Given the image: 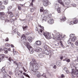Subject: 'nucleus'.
<instances>
[{"instance_id": "1", "label": "nucleus", "mask_w": 78, "mask_h": 78, "mask_svg": "<svg viewBox=\"0 0 78 78\" xmlns=\"http://www.w3.org/2000/svg\"><path fill=\"white\" fill-rule=\"evenodd\" d=\"M30 66H32V68L34 70H36L38 69V64L36 62V61L34 58H33L32 61L30 63Z\"/></svg>"}, {"instance_id": "2", "label": "nucleus", "mask_w": 78, "mask_h": 78, "mask_svg": "<svg viewBox=\"0 0 78 78\" xmlns=\"http://www.w3.org/2000/svg\"><path fill=\"white\" fill-rule=\"evenodd\" d=\"M2 73L1 74L3 78H6L8 77V75L6 74V72L5 71V68L3 67L2 68Z\"/></svg>"}, {"instance_id": "3", "label": "nucleus", "mask_w": 78, "mask_h": 78, "mask_svg": "<svg viewBox=\"0 0 78 78\" xmlns=\"http://www.w3.org/2000/svg\"><path fill=\"white\" fill-rule=\"evenodd\" d=\"M51 16V14H49L46 16H45V15L44 14H42L41 15L42 17L43 20L44 21H46L47 20V18H50V16Z\"/></svg>"}, {"instance_id": "4", "label": "nucleus", "mask_w": 78, "mask_h": 78, "mask_svg": "<svg viewBox=\"0 0 78 78\" xmlns=\"http://www.w3.org/2000/svg\"><path fill=\"white\" fill-rule=\"evenodd\" d=\"M43 53L45 54V55H49V53H50V56H51L53 54V52L51 50H49V51L47 50H45L43 51Z\"/></svg>"}, {"instance_id": "5", "label": "nucleus", "mask_w": 78, "mask_h": 78, "mask_svg": "<svg viewBox=\"0 0 78 78\" xmlns=\"http://www.w3.org/2000/svg\"><path fill=\"white\" fill-rule=\"evenodd\" d=\"M75 35L74 34H71L70 35V37L71 38V41L73 42H75L76 40V37L74 36Z\"/></svg>"}, {"instance_id": "6", "label": "nucleus", "mask_w": 78, "mask_h": 78, "mask_svg": "<svg viewBox=\"0 0 78 78\" xmlns=\"http://www.w3.org/2000/svg\"><path fill=\"white\" fill-rule=\"evenodd\" d=\"M35 75H36L37 78H39L40 77H42V75L41 73L37 71H36L35 72Z\"/></svg>"}, {"instance_id": "7", "label": "nucleus", "mask_w": 78, "mask_h": 78, "mask_svg": "<svg viewBox=\"0 0 78 78\" xmlns=\"http://www.w3.org/2000/svg\"><path fill=\"white\" fill-rule=\"evenodd\" d=\"M44 36L47 39H51V35L49 33H47L46 34L44 33Z\"/></svg>"}, {"instance_id": "8", "label": "nucleus", "mask_w": 78, "mask_h": 78, "mask_svg": "<svg viewBox=\"0 0 78 78\" xmlns=\"http://www.w3.org/2000/svg\"><path fill=\"white\" fill-rule=\"evenodd\" d=\"M27 48L30 51V53L32 54L33 53V52H34V50L32 48V47L30 46H27Z\"/></svg>"}, {"instance_id": "9", "label": "nucleus", "mask_w": 78, "mask_h": 78, "mask_svg": "<svg viewBox=\"0 0 78 78\" xmlns=\"http://www.w3.org/2000/svg\"><path fill=\"white\" fill-rule=\"evenodd\" d=\"M43 5L44 6H47L48 4V0H42Z\"/></svg>"}, {"instance_id": "10", "label": "nucleus", "mask_w": 78, "mask_h": 78, "mask_svg": "<svg viewBox=\"0 0 78 78\" xmlns=\"http://www.w3.org/2000/svg\"><path fill=\"white\" fill-rule=\"evenodd\" d=\"M70 1L69 0H64L63 1V4L66 5H69L70 4Z\"/></svg>"}, {"instance_id": "11", "label": "nucleus", "mask_w": 78, "mask_h": 78, "mask_svg": "<svg viewBox=\"0 0 78 78\" xmlns=\"http://www.w3.org/2000/svg\"><path fill=\"white\" fill-rule=\"evenodd\" d=\"M21 38L22 39V41L24 43L26 42L27 40L26 39V37H25V35H23L22 36Z\"/></svg>"}, {"instance_id": "12", "label": "nucleus", "mask_w": 78, "mask_h": 78, "mask_svg": "<svg viewBox=\"0 0 78 78\" xmlns=\"http://www.w3.org/2000/svg\"><path fill=\"white\" fill-rule=\"evenodd\" d=\"M48 23H49L51 25L54 23V21L53 19H50L48 21Z\"/></svg>"}, {"instance_id": "13", "label": "nucleus", "mask_w": 78, "mask_h": 78, "mask_svg": "<svg viewBox=\"0 0 78 78\" xmlns=\"http://www.w3.org/2000/svg\"><path fill=\"white\" fill-rule=\"evenodd\" d=\"M76 71L73 70L72 71V74H74V75H78V69H76Z\"/></svg>"}, {"instance_id": "14", "label": "nucleus", "mask_w": 78, "mask_h": 78, "mask_svg": "<svg viewBox=\"0 0 78 78\" xmlns=\"http://www.w3.org/2000/svg\"><path fill=\"white\" fill-rule=\"evenodd\" d=\"M27 39L30 42H32L33 41V37L29 36L27 37Z\"/></svg>"}, {"instance_id": "15", "label": "nucleus", "mask_w": 78, "mask_h": 78, "mask_svg": "<svg viewBox=\"0 0 78 78\" xmlns=\"http://www.w3.org/2000/svg\"><path fill=\"white\" fill-rule=\"evenodd\" d=\"M42 51V49L39 47H37L35 49V51L36 52H39V51Z\"/></svg>"}, {"instance_id": "16", "label": "nucleus", "mask_w": 78, "mask_h": 78, "mask_svg": "<svg viewBox=\"0 0 78 78\" xmlns=\"http://www.w3.org/2000/svg\"><path fill=\"white\" fill-rule=\"evenodd\" d=\"M61 37V35H60V34L59 33H57L55 34V38L56 39H59Z\"/></svg>"}, {"instance_id": "17", "label": "nucleus", "mask_w": 78, "mask_h": 78, "mask_svg": "<svg viewBox=\"0 0 78 78\" xmlns=\"http://www.w3.org/2000/svg\"><path fill=\"white\" fill-rule=\"evenodd\" d=\"M35 43L36 45H41L42 44L41 41H37L35 42Z\"/></svg>"}, {"instance_id": "18", "label": "nucleus", "mask_w": 78, "mask_h": 78, "mask_svg": "<svg viewBox=\"0 0 78 78\" xmlns=\"http://www.w3.org/2000/svg\"><path fill=\"white\" fill-rule=\"evenodd\" d=\"M39 27L40 28H41V29H40V31L42 33V31H44V27L41 26V25H39Z\"/></svg>"}, {"instance_id": "19", "label": "nucleus", "mask_w": 78, "mask_h": 78, "mask_svg": "<svg viewBox=\"0 0 78 78\" xmlns=\"http://www.w3.org/2000/svg\"><path fill=\"white\" fill-rule=\"evenodd\" d=\"M5 57V55L3 54H1V58H0V62H1V60H3V58Z\"/></svg>"}, {"instance_id": "20", "label": "nucleus", "mask_w": 78, "mask_h": 78, "mask_svg": "<svg viewBox=\"0 0 78 78\" xmlns=\"http://www.w3.org/2000/svg\"><path fill=\"white\" fill-rule=\"evenodd\" d=\"M48 13H49V12L47 10H45L43 12V13L44 14H48Z\"/></svg>"}, {"instance_id": "21", "label": "nucleus", "mask_w": 78, "mask_h": 78, "mask_svg": "<svg viewBox=\"0 0 78 78\" xmlns=\"http://www.w3.org/2000/svg\"><path fill=\"white\" fill-rule=\"evenodd\" d=\"M58 3H60V4H61V5H62L63 6H64V4L62 2V0H58Z\"/></svg>"}, {"instance_id": "22", "label": "nucleus", "mask_w": 78, "mask_h": 78, "mask_svg": "<svg viewBox=\"0 0 78 78\" xmlns=\"http://www.w3.org/2000/svg\"><path fill=\"white\" fill-rule=\"evenodd\" d=\"M58 12V13H61V8H58L57 9Z\"/></svg>"}, {"instance_id": "23", "label": "nucleus", "mask_w": 78, "mask_h": 78, "mask_svg": "<svg viewBox=\"0 0 78 78\" xmlns=\"http://www.w3.org/2000/svg\"><path fill=\"white\" fill-rule=\"evenodd\" d=\"M66 20V18L65 16H63L62 19H61V20L63 22H64L65 20Z\"/></svg>"}, {"instance_id": "24", "label": "nucleus", "mask_w": 78, "mask_h": 78, "mask_svg": "<svg viewBox=\"0 0 78 78\" xmlns=\"http://www.w3.org/2000/svg\"><path fill=\"white\" fill-rule=\"evenodd\" d=\"M4 5H7L8 3V0H5L3 2Z\"/></svg>"}, {"instance_id": "25", "label": "nucleus", "mask_w": 78, "mask_h": 78, "mask_svg": "<svg viewBox=\"0 0 78 78\" xmlns=\"http://www.w3.org/2000/svg\"><path fill=\"white\" fill-rule=\"evenodd\" d=\"M23 74L24 75V76H27V77H28V78H30V76H29L28 75L26 74L25 73H23Z\"/></svg>"}, {"instance_id": "26", "label": "nucleus", "mask_w": 78, "mask_h": 78, "mask_svg": "<svg viewBox=\"0 0 78 78\" xmlns=\"http://www.w3.org/2000/svg\"><path fill=\"white\" fill-rule=\"evenodd\" d=\"M0 8L1 9H4L5 8V7L3 5H1L0 6Z\"/></svg>"}, {"instance_id": "27", "label": "nucleus", "mask_w": 78, "mask_h": 78, "mask_svg": "<svg viewBox=\"0 0 78 78\" xmlns=\"http://www.w3.org/2000/svg\"><path fill=\"white\" fill-rule=\"evenodd\" d=\"M13 53L14 54V55H16V54H17V52H16V51H15V49H13Z\"/></svg>"}, {"instance_id": "28", "label": "nucleus", "mask_w": 78, "mask_h": 78, "mask_svg": "<svg viewBox=\"0 0 78 78\" xmlns=\"http://www.w3.org/2000/svg\"><path fill=\"white\" fill-rule=\"evenodd\" d=\"M44 49H45V50H46V49H47V48H48V46L45 44L44 46Z\"/></svg>"}, {"instance_id": "29", "label": "nucleus", "mask_w": 78, "mask_h": 78, "mask_svg": "<svg viewBox=\"0 0 78 78\" xmlns=\"http://www.w3.org/2000/svg\"><path fill=\"white\" fill-rule=\"evenodd\" d=\"M40 12H43L44 11V8L43 7H41V9H40Z\"/></svg>"}, {"instance_id": "30", "label": "nucleus", "mask_w": 78, "mask_h": 78, "mask_svg": "<svg viewBox=\"0 0 78 78\" xmlns=\"http://www.w3.org/2000/svg\"><path fill=\"white\" fill-rule=\"evenodd\" d=\"M42 76H43V77H44V78H47L45 73H43V74L41 75V77Z\"/></svg>"}, {"instance_id": "31", "label": "nucleus", "mask_w": 78, "mask_h": 78, "mask_svg": "<svg viewBox=\"0 0 78 78\" xmlns=\"http://www.w3.org/2000/svg\"><path fill=\"white\" fill-rule=\"evenodd\" d=\"M14 16V15L13 14L11 13L9 17H10V18H12V17H13Z\"/></svg>"}, {"instance_id": "32", "label": "nucleus", "mask_w": 78, "mask_h": 78, "mask_svg": "<svg viewBox=\"0 0 78 78\" xmlns=\"http://www.w3.org/2000/svg\"><path fill=\"white\" fill-rule=\"evenodd\" d=\"M27 27H28L27 26H23V30H25V29H26L27 28Z\"/></svg>"}, {"instance_id": "33", "label": "nucleus", "mask_w": 78, "mask_h": 78, "mask_svg": "<svg viewBox=\"0 0 78 78\" xmlns=\"http://www.w3.org/2000/svg\"><path fill=\"white\" fill-rule=\"evenodd\" d=\"M74 24H76V23H78V21L76 20H75L74 21Z\"/></svg>"}, {"instance_id": "34", "label": "nucleus", "mask_w": 78, "mask_h": 78, "mask_svg": "<svg viewBox=\"0 0 78 78\" xmlns=\"http://www.w3.org/2000/svg\"><path fill=\"white\" fill-rule=\"evenodd\" d=\"M69 25H73L74 24V21H71L69 23Z\"/></svg>"}, {"instance_id": "35", "label": "nucleus", "mask_w": 78, "mask_h": 78, "mask_svg": "<svg viewBox=\"0 0 78 78\" xmlns=\"http://www.w3.org/2000/svg\"><path fill=\"white\" fill-rule=\"evenodd\" d=\"M34 0H32V2L30 4V5H31V6H33V2H34Z\"/></svg>"}, {"instance_id": "36", "label": "nucleus", "mask_w": 78, "mask_h": 78, "mask_svg": "<svg viewBox=\"0 0 78 78\" xmlns=\"http://www.w3.org/2000/svg\"><path fill=\"white\" fill-rule=\"evenodd\" d=\"M71 46L72 47V48H75V46L74 45V44H73L71 43Z\"/></svg>"}, {"instance_id": "37", "label": "nucleus", "mask_w": 78, "mask_h": 78, "mask_svg": "<svg viewBox=\"0 0 78 78\" xmlns=\"http://www.w3.org/2000/svg\"><path fill=\"white\" fill-rule=\"evenodd\" d=\"M9 75H12V72L11 71H9Z\"/></svg>"}, {"instance_id": "38", "label": "nucleus", "mask_w": 78, "mask_h": 78, "mask_svg": "<svg viewBox=\"0 0 78 78\" xmlns=\"http://www.w3.org/2000/svg\"><path fill=\"white\" fill-rule=\"evenodd\" d=\"M1 19L2 20H5V17L3 16H1Z\"/></svg>"}, {"instance_id": "39", "label": "nucleus", "mask_w": 78, "mask_h": 78, "mask_svg": "<svg viewBox=\"0 0 78 78\" xmlns=\"http://www.w3.org/2000/svg\"><path fill=\"white\" fill-rule=\"evenodd\" d=\"M10 22H11V23H12V22L14 23V20L13 19H11L10 20Z\"/></svg>"}, {"instance_id": "40", "label": "nucleus", "mask_w": 78, "mask_h": 78, "mask_svg": "<svg viewBox=\"0 0 78 78\" xmlns=\"http://www.w3.org/2000/svg\"><path fill=\"white\" fill-rule=\"evenodd\" d=\"M60 43H61V46H62V47H63V48H65V46H64L63 45V44H62V43H61V42H60Z\"/></svg>"}, {"instance_id": "41", "label": "nucleus", "mask_w": 78, "mask_h": 78, "mask_svg": "<svg viewBox=\"0 0 78 78\" xmlns=\"http://www.w3.org/2000/svg\"><path fill=\"white\" fill-rule=\"evenodd\" d=\"M5 45L6 47H9V46H10V44H5Z\"/></svg>"}, {"instance_id": "42", "label": "nucleus", "mask_w": 78, "mask_h": 78, "mask_svg": "<svg viewBox=\"0 0 78 78\" xmlns=\"http://www.w3.org/2000/svg\"><path fill=\"white\" fill-rule=\"evenodd\" d=\"M56 65L58 66V67H59V66H61V64L59 63H56Z\"/></svg>"}, {"instance_id": "43", "label": "nucleus", "mask_w": 78, "mask_h": 78, "mask_svg": "<svg viewBox=\"0 0 78 78\" xmlns=\"http://www.w3.org/2000/svg\"><path fill=\"white\" fill-rule=\"evenodd\" d=\"M30 11L32 12H33V11H34V9H33V8H32L31 9Z\"/></svg>"}, {"instance_id": "44", "label": "nucleus", "mask_w": 78, "mask_h": 78, "mask_svg": "<svg viewBox=\"0 0 78 78\" xmlns=\"http://www.w3.org/2000/svg\"><path fill=\"white\" fill-rule=\"evenodd\" d=\"M18 9L19 10H21V7L19 6H18Z\"/></svg>"}, {"instance_id": "45", "label": "nucleus", "mask_w": 78, "mask_h": 78, "mask_svg": "<svg viewBox=\"0 0 78 78\" xmlns=\"http://www.w3.org/2000/svg\"><path fill=\"white\" fill-rule=\"evenodd\" d=\"M66 62H70V60L69 59H67Z\"/></svg>"}, {"instance_id": "46", "label": "nucleus", "mask_w": 78, "mask_h": 78, "mask_svg": "<svg viewBox=\"0 0 78 78\" xmlns=\"http://www.w3.org/2000/svg\"><path fill=\"white\" fill-rule=\"evenodd\" d=\"M75 44H76V45L77 46H78V40L76 42Z\"/></svg>"}, {"instance_id": "47", "label": "nucleus", "mask_w": 78, "mask_h": 78, "mask_svg": "<svg viewBox=\"0 0 78 78\" xmlns=\"http://www.w3.org/2000/svg\"><path fill=\"white\" fill-rule=\"evenodd\" d=\"M55 46H59V43L58 42L56 44H55Z\"/></svg>"}, {"instance_id": "48", "label": "nucleus", "mask_w": 78, "mask_h": 78, "mask_svg": "<svg viewBox=\"0 0 78 78\" xmlns=\"http://www.w3.org/2000/svg\"><path fill=\"white\" fill-rule=\"evenodd\" d=\"M15 16L16 17H19V15H18V14H16L15 15Z\"/></svg>"}, {"instance_id": "49", "label": "nucleus", "mask_w": 78, "mask_h": 78, "mask_svg": "<svg viewBox=\"0 0 78 78\" xmlns=\"http://www.w3.org/2000/svg\"><path fill=\"white\" fill-rule=\"evenodd\" d=\"M24 6H25V7H29V6H30V5H26V4H25Z\"/></svg>"}, {"instance_id": "50", "label": "nucleus", "mask_w": 78, "mask_h": 78, "mask_svg": "<svg viewBox=\"0 0 78 78\" xmlns=\"http://www.w3.org/2000/svg\"><path fill=\"white\" fill-rule=\"evenodd\" d=\"M73 7H76V4H74L73 5Z\"/></svg>"}, {"instance_id": "51", "label": "nucleus", "mask_w": 78, "mask_h": 78, "mask_svg": "<svg viewBox=\"0 0 78 78\" xmlns=\"http://www.w3.org/2000/svg\"><path fill=\"white\" fill-rule=\"evenodd\" d=\"M64 77H65V76L63 74H62L61 75V78H64Z\"/></svg>"}, {"instance_id": "52", "label": "nucleus", "mask_w": 78, "mask_h": 78, "mask_svg": "<svg viewBox=\"0 0 78 78\" xmlns=\"http://www.w3.org/2000/svg\"><path fill=\"white\" fill-rule=\"evenodd\" d=\"M8 53V51L7 50L5 51V54H7V53Z\"/></svg>"}, {"instance_id": "53", "label": "nucleus", "mask_w": 78, "mask_h": 78, "mask_svg": "<svg viewBox=\"0 0 78 78\" xmlns=\"http://www.w3.org/2000/svg\"><path fill=\"white\" fill-rule=\"evenodd\" d=\"M7 48H4L3 49V50H4V51H6V50H7Z\"/></svg>"}, {"instance_id": "54", "label": "nucleus", "mask_w": 78, "mask_h": 78, "mask_svg": "<svg viewBox=\"0 0 78 78\" xmlns=\"http://www.w3.org/2000/svg\"><path fill=\"white\" fill-rule=\"evenodd\" d=\"M64 70H65V71H66V70H67V67H65L64 68Z\"/></svg>"}, {"instance_id": "55", "label": "nucleus", "mask_w": 78, "mask_h": 78, "mask_svg": "<svg viewBox=\"0 0 78 78\" xmlns=\"http://www.w3.org/2000/svg\"><path fill=\"white\" fill-rule=\"evenodd\" d=\"M53 68H54V69H56V65H54Z\"/></svg>"}, {"instance_id": "56", "label": "nucleus", "mask_w": 78, "mask_h": 78, "mask_svg": "<svg viewBox=\"0 0 78 78\" xmlns=\"http://www.w3.org/2000/svg\"><path fill=\"white\" fill-rule=\"evenodd\" d=\"M9 22V20H6V21H5V22Z\"/></svg>"}, {"instance_id": "57", "label": "nucleus", "mask_w": 78, "mask_h": 78, "mask_svg": "<svg viewBox=\"0 0 78 78\" xmlns=\"http://www.w3.org/2000/svg\"><path fill=\"white\" fill-rule=\"evenodd\" d=\"M6 41H9V40L8 39V38L7 37L5 39Z\"/></svg>"}, {"instance_id": "58", "label": "nucleus", "mask_w": 78, "mask_h": 78, "mask_svg": "<svg viewBox=\"0 0 78 78\" xmlns=\"http://www.w3.org/2000/svg\"><path fill=\"white\" fill-rule=\"evenodd\" d=\"M12 8V6H10L9 7V8L8 9H11Z\"/></svg>"}, {"instance_id": "59", "label": "nucleus", "mask_w": 78, "mask_h": 78, "mask_svg": "<svg viewBox=\"0 0 78 78\" xmlns=\"http://www.w3.org/2000/svg\"><path fill=\"white\" fill-rule=\"evenodd\" d=\"M0 15L2 16V15H4L5 14H4L3 13V12H1V13H0Z\"/></svg>"}, {"instance_id": "60", "label": "nucleus", "mask_w": 78, "mask_h": 78, "mask_svg": "<svg viewBox=\"0 0 78 78\" xmlns=\"http://www.w3.org/2000/svg\"><path fill=\"white\" fill-rule=\"evenodd\" d=\"M68 44H71V42H70L69 41H68Z\"/></svg>"}, {"instance_id": "61", "label": "nucleus", "mask_w": 78, "mask_h": 78, "mask_svg": "<svg viewBox=\"0 0 78 78\" xmlns=\"http://www.w3.org/2000/svg\"><path fill=\"white\" fill-rule=\"evenodd\" d=\"M12 12H8V14H12Z\"/></svg>"}, {"instance_id": "62", "label": "nucleus", "mask_w": 78, "mask_h": 78, "mask_svg": "<svg viewBox=\"0 0 78 78\" xmlns=\"http://www.w3.org/2000/svg\"><path fill=\"white\" fill-rule=\"evenodd\" d=\"M9 61H10V62H11V61L12 60H11V59L9 58Z\"/></svg>"}, {"instance_id": "63", "label": "nucleus", "mask_w": 78, "mask_h": 78, "mask_svg": "<svg viewBox=\"0 0 78 78\" xmlns=\"http://www.w3.org/2000/svg\"><path fill=\"white\" fill-rule=\"evenodd\" d=\"M63 59V57L62 56L60 57V59H61L62 60Z\"/></svg>"}, {"instance_id": "64", "label": "nucleus", "mask_w": 78, "mask_h": 78, "mask_svg": "<svg viewBox=\"0 0 78 78\" xmlns=\"http://www.w3.org/2000/svg\"><path fill=\"white\" fill-rule=\"evenodd\" d=\"M76 51H77V52H78V48L76 47Z\"/></svg>"}]
</instances>
